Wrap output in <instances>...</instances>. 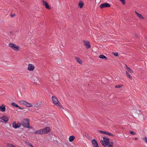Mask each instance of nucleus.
<instances>
[{"label": "nucleus", "instance_id": "nucleus-1", "mask_svg": "<svg viewBox=\"0 0 147 147\" xmlns=\"http://www.w3.org/2000/svg\"><path fill=\"white\" fill-rule=\"evenodd\" d=\"M103 140H100V142L102 145L105 147H106L107 146H109V145L111 144V143H112L110 142L109 138L106 137H103Z\"/></svg>", "mask_w": 147, "mask_h": 147}, {"label": "nucleus", "instance_id": "nucleus-2", "mask_svg": "<svg viewBox=\"0 0 147 147\" xmlns=\"http://www.w3.org/2000/svg\"><path fill=\"white\" fill-rule=\"evenodd\" d=\"M52 99L53 101V104L57 107H59L60 108H62L63 109L59 102L58 100L57 97L55 96H52Z\"/></svg>", "mask_w": 147, "mask_h": 147}, {"label": "nucleus", "instance_id": "nucleus-3", "mask_svg": "<svg viewBox=\"0 0 147 147\" xmlns=\"http://www.w3.org/2000/svg\"><path fill=\"white\" fill-rule=\"evenodd\" d=\"M50 131V129L49 127H46L44 128L39 130L37 131V134H47Z\"/></svg>", "mask_w": 147, "mask_h": 147}, {"label": "nucleus", "instance_id": "nucleus-4", "mask_svg": "<svg viewBox=\"0 0 147 147\" xmlns=\"http://www.w3.org/2000/svg\"><path fill=\"white\" fill-rule=\"evenodd\" d=\"M8 46L9 47L15 51H17L19 50V47L14 44L10 43L9 44Z\"/></svg>", "mask_w": 147, "mask_h": 147}, {"label": "nucleus", "instance_id": "nucleus-5", "mask_svg": "<svg viewBox=\"0 0 147 147\" xmlns=\"http://www.w3.org/2000/svg\"><path fill=\"white\" fill-rule=\"evenodd\" d=\"M22 125L24 127L29 128V120L28 119H24L22 122Z\"/></svg>", "mask_w": 147, "mask_h": 147}, {"label": "nucleus", "instance_id": "nucleus-6", "mask_svg": "<svg viewBox=\"0 0 147 147\" xmlns=\"http://www.w3.org/2000/svg\"><path fill=\"white\" fill-rule=\"evenodd\" d=\"M83 42L84 46L87 49H89L91 48V45L89 41L83 40Z\"/></svg>", "mask_w": 147, "mask_h": 147}, {"label": "nucleus", "instance_id": "nucleus-7", "mask_svg": "<svg viewBox=\"0 0 147 147\" xmlns=\"http://www.w3.org/2000/svg\"><path fill=\"white\" fill-rule=\"evenodd\" d=\"M20 102L21 104L25 105L27 107H30L32 106V104H30L24 100H21L20 101Z\"/></svg>", "mask_w": 147, "mask_h": 147}, {"label": "nucleus", "instance_id": "nucleus-8", "mask_svg": "<svg viewBox=\"0 0 147 147\" xmlns=\"http://www.w3.org/2000/svg\"><path fill=\"white\" fill-rule=\"evenodd\" d=\"M9 120V118L6 116H4L0 118V122L6 123Z\"/></svg>", "mask_w": 147, "mask_h": 147}, {"label": "nucleus", "instance_id": "nucleus-9", "mask_svg": "<svg viewBox=\"0 0 147 147\" xmlns=\"http://www.w3.org/2000/svg\"><path fill=\"white\" fill-rule=\"evenodd\" d=\"M98 131L100 133H101V134H105L108 135H109V136H114V135L113 134H112L109 132L106 131H103L102 130H98Z\"/></svg>", "mask_w": 147, "mask_h": 147}, {"label": "nucleus", "instance_id": "nucleus-10", "mask_svg": "<svg viewBox=\"0 0 147 147\" xmlns=\"http://www.w3.org/2000/svg\"><path fill=\"white\" fill-rule=\"evenodd\" d=\"M110 7V5L107 3H104L102 4L100 6V7L101 9L105 7Z\"/></svg>", "mask_w": 147, "mask_h": 147}, {"label": "nucleus", "instance_id": "nucleus-11", "mask_svg": "<svg viewBox=\"0 0 147 147\" xmlns=\"http://www.w3.org/2000/svg\"><path fill=\"white\" fill-rule=\"evenodd\" d=\"M34 66L31 64H28V70L29 71H33L34 69Z\"/></svg>", "mask_w": 147, "mask_h": 147}, {"label": "nucleus", "instance_id": "nucleus-12", "mask_svg": "<svg viewBox=\"0 0 147 147\" xmlns=\"http://www.w3.org/2000/svg\"><path fill=\"white\" fill-rule=\"evenodd\" d=\"M12 125L13 127L14 128H17L20 127L21 124L19 123H16V122H14L12 123Z\"/></svg>", "mask_w": 147, "mask_h": 147}, {"label": "nucleus", "instance_id": "nucleus-13", "mask_svg": "<svg viewBox=\"0 0 147 147\" xmlns=\"http://www.w3.org/2000/svg\"><path fill=\"white\" fill-rule=\"evenodd\" d=\"M92 143L93 147H99L98 144L95 139H93L92 141Z\"/></svg>", "mask_w": 147, "mask_h": 147}, {"label": "nucleus", "instance_id": "nucleus-14", "mask_svg": "<svg viewBox=\"0 0 147 147\" xmlns=\"http://www.w3.org/2000/svg\"><path fill=\"white\" fill-rule=\"evenodd\" d=\"M43 5L45 6L46 8L47 9H50V7H49L47 3L45 1H42Z\"/></svg>", "mask_w": 147, "mask_h": 147}, {"label": "nucleus", "instance_id": "nucleus-15", "mask_svg": "<svg viewBox=\"0 0 147 147\" xmlns=\"http://www.w3.org/2000/svg\"><path fill=\"white\" fill-rule=\"evenodd\" d=\"M135 12L137 16L140 19H144V18L142 16L141 14L137 12L136 11H135Z\"/></svg>", "mask_w": 147, "mask_h": 147}, {"label": "nucleus", "instance_id": "nucleus-16", "mask_svg": "<svg viewBox=\"0 0 147 147\" xmlns=\"http://www.w3.org/2000/svg\"><path fill=\"white\" fill-rule=\"evenodd\" d=\"M36 77L32 76L31 78V81L33 83L36 84Z\"/></svg>", "mask_w": 147, "mask_h": 147}, {"label": "nucleus", "instance_id": "nucleus-17", "mask_svg": "<svg viewBox=\"0 0 147 147\" xmlns=\"http://www.w3.org/2000/svg\"><path fill=\"white\" fill-rule=\"evenodd\" d=\"M126 75L131 80L133 79L132 76L127 71H125Z\"/></svg>", "mask_w": 147, "mask_h": 147}, {"label": "nucleus", "instance_id": "nucleus-18", "mask_svg": "<svg viewBox=\"0 0 147 147\" xmlns=\"http://www.w3.org/2000/svg\"><path fill=\"white\" fill-rule=\"evenodd\" d=\"M125 66L126 69H127V70L128 72H130L131 73H134V71L132 70L131 69H130L129 67H128L126 65H125Z\"/></svg>", "mask_w": 147, "mask_h": 147}, {"label": "nucleus", "instance_id": "nucleus-19", "mask_svg": "<svg viewBox=\"0 0 147 147\" xmlns=\"http://www.w3.org/2000/svg\"><path fill=\"white\" fill-rule=\"evenodd\" d=\"M99 58L100 59H104L105 60H106L107 59V58L104 55H101L99 57Z\"/></svg>", "mask_w": 147, "mask_h": 147}, {"label": "nucleus", "instance_id": "nucleus-20", "mask_svg": "<svg viewBox=\"0 0 147 147\" xmlns=\"http://www.w3.org/2000/svg\"><path fill=\"white\" fill-rule=\"evenodd\" d=\"M75 58L77 62H78L80 64H82V60L80 59L77 57H76Z\"/></svg>", "mask_w": 147, "mask_h": 147}, {"label": "nucleus", "instance_id": "nucleus-21", "mask_svg": "<svg viewBox=\"0 0 147 147\" xmlns=\"http://www.w3.org/2000/svg\"><path fill=\"white\" fill-rule=\"evenodd\" d=\"M75 138V137L74 136H71L69 137V139L70 142H72L74 141Z\"/></svg>", "mask_w": 147, "mask_h": 147}, {"label": "nucleus", "instance_id": "nucleus-22", "mask_svg": "<svg viewBox=\"0 0 147 147\" xmlns=\"http://www.w3.org/2000/svg\"><path fill=\"white\" fill-rule=\"evenodd\" d=\"M5 108L4 106L2 105L0 106V110L2 112H4L5 111Z\"/></svg>", "mask_w": 147, "mask_h": 147}, {"label": "nucleus", "instance_id": "nucleus-23", "mask_svg": "<svg viewBox=\"0 0 147 147\" xmlns=\"http://www.w3.org/2000/svg\"><path fill=\"white\" fill-rule=\"evenodd\" d=\"M83 5H84V3H83V2L82 1H80L78 4V6L80 8H82L83 7Z\"/></svg>", "mask_w": 147, "mask_h": 147}, {"label": "nucleus", "instance_id": "nucleus-24", "mask_svg": "<svg viewBox=\"0 0 147 147\" xmlns=\"http://www.w3.org/2000/svg\"><path fill=\"white\" fill-rule=\"evenodd\" d=\"M7 146V147H16L15 145L11 144H8Z\"/></svg>", "mask_w": 147, "mask_h": 147}, {"label": "nucleus", "instance_id": "nucleus-25", "mask_svg": "<svg viewBox=\"0 0 147 147\" xmlns=\"http://www.w3.org/2000/svg\"><path fill=\"white\" fill-rule=\"evenodd\" d=\"M11 105H12L13 106L15 107H19L18 105L17 104H16L14 102L11 103Z\"/></svg>", "mask_w": 147, "mask_h": 147}, {"label": "nucleus", "instance_id": "nucleus-26", "mask_svg": "<svg viewBox=\"0 0 147 147\" xmlns=\"http://www.w3.org/2000/svg\"><path fill=\"white\" fill-rule=\"evenodd\" d=\"M123 86V85H116L115 86V88H121Z\"/></svg>", "mask_w": 147, "mask_h": 147}, {"label": "nucleus", "instance_id": "nucleus-27", "mask_svg": "<svg viewBox=\"0 0 147 147\" xmlns=\"http://www.w3.org/2000/svg\"><path fill=\"white\" fill-rule=\"evenodd\" d=\"M143 140L147 143V137H145L143 138Z\"/></svg>", "mask_w": 147, "mask_h": 147}, {"label": "nucleus", "instance_id": "nucleus-28", "mask_svg": "<svg viewBox=\"0 0 147 147\" xmlns=\"http://www.w3.org/2000/svg\"><path fill=\"white\" fill-rule=\"evenodd\" d=\"M124 5L125 4V0H119Z\"/></svg>", "mask_w": 147, "mask_h": 147}, {"label": "nucleus", "instance_id": "nucleus-29", "mask_svg": "<svg viewBox=\"0 0 147 147\" xmlns=\"http://www.w3.org/2000/svg\"><path fill=\"white\" fill-rule=\"evenodd\" d=\"M129 133L130 134L133 135H135L136 134V133L134 132L133 131H130Z\"/></svg>", "mask_w": 147, "mask_h": 147}, {"label": "nucleus", "instance_id": "nucleus-30", "mask_svg": "<svg viewBox=\"0 0 147 147\" xmlns=\"http://www.w3.org/2000/svg\"><path fill=\"white\" fill-rule=\"evenodd\" d=\"M113 54L116 56H117L118 55V53H113Z\"/></svg>", "mask_w": 147, "mask_h": 147}, {"label": "nucleus", "instance_id": "nucleus-31", "mask_svg": "<svg viewBox=\"0 0 147 147\" xmlns=\"http://www.w3.org/2000/svg\"><path fill=\"white\" fill-rule=\"evenodd\" d=\"M26 143L29 146H30V144H31L28 141H25Z\"/></svg>", "mask_w": 147, "mask_h": 147}, {"label": "nucleus", "instance_id": "nucleus-32", "mask_svg": "<svg viewBox=\"0 0 147 147\" xmlns=\"http://www.w3.org/2000/svg\"><path fill=\"white\" fill-rule=\"evenodd\" d=\"M16 15V14H11V17H14Z\"/></svg>", "mask_w": 147, "mask_h": 147}, {"label": "nucleus", "instance_id": "nucleus-33", "mask_svg": "<svg viewBox=\"0 0 147 147\" xmlns=\"http://www.w3.org/2000/svg\"><path fill=\"white\" fill-rule=\"evenodd\" d=\"M134 35L136 37V38H139V37H138V35H137V34H134Z\"/></svg>", "mask_w": 147, "mask_h": 147}, {"label": "nucleus", "instance_id": "nucleus-34", "mask_svg": "<svg viewBox=\"0 0 147 147\" xmlns=\"http://www.w3.org/2000/svg\"><path fill=\"white\" fill-rule=\"evenodd\" d=\"M18 107L19 108V109H23L22 108H21V107H20L19 106V107Z\"/></svg>", "mask_w": 147, "mask_h": 147}, {"label": "nucleus", "instance_id": "nucleus-35", "mask_svg": "<svg viewBox=\"0 0 147 147\" xmlns=\"http://www.w3.org/2000/svg\"><path fill=\"white\" fill-rule=\"evenodd\" d=\"M39 105H41L42 104V103L41 102H39Z\"/></svg>", "mask_w": 147, "mask_h": 147}, {"label": "nucleus", "instance_id": "nucleus-36", "mask_svg": "<svg viewBox=\"0 0 147 147\" xmlns=\"http://www.w3.org/2000/svg\"><path fill=\"white\" fill-rule=\"evenodd\" d=\"M29 146H30L31 147H34L31 144H30V145Z\"/></svg>", "mask_w": 147, "mask_h": 147}, {"label": "nucleus", "instance_id": "nucleus-37", "mask_svg": "<svg viewBox=\"0 0 147 147\" xmlns=\"http://www.w3.org/2000/svg\"><path fill=\"white\" fill-rule=\"evenodd\" d=\"M29 146H30L31 147H34L31 144H30V145Z\"/></svg>", "mask_w": 147, "mask_h": 147}, {"label": "nucleus", "instance_id": "nucleus-38", "mask_svg": "<svg viewBox=\"0 0 147 147\" xmlns=\"http://www.w3.org/2000/svg\"><path fill=\"white\" fill-rule=\"evenodd\" d=\"M134 139H135L137 140L138 139V138H135Z\"/></svg>", "mask_w": 147, "mask_h": 147}, {"label": "nucleus", "instance_id": "nucleus-39", "mask_svg": "<svg viewBox=\"0 0 147 147\" xmlns=\"http://www.w3.org/2000/svg\"><path fill=\"white\" fill-rule=\"evenodd\" d=\"M53 136H54L55 137V136L54 135H53Z\"/></svg>", "mask_w": 147, "mask_h": 147}]
</instances>
